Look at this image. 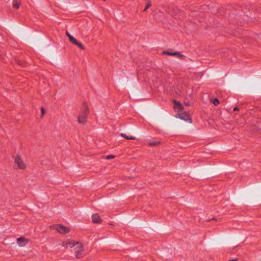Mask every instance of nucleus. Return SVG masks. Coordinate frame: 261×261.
Wrapping results in <instances>:
<instances>
[{
	"label": "nucleus",
	"mask_w": 261,
	"mask_h": 261,
	"mask_svg": "<svg viewBox=\"0 0 261 261\" xmlns=\"http://www.w3.org/2000/svg\"><path fill=\"white\" fill-rule=\"evenodd\" d=\"M66 35L68 37V39L71 44L76 45L82 50L85 49V47L82 43L77 41L76 39L69 32H66Z\"/></svg>",
	"instance_id": "nucleus-6"
},
{
	"label": "nucleus",
	"mask_w": 261,
	"mask_h": 261,
	"mask_svg": "<svg viewBox=\"0 0 261 261\" xmlns=\"http://www.w3.org/2000/svg\"><path fill=\"white\" fill-rule=\"evenodd\" d=\"M85 249L84 244L82 242H80L75 246L74 252V256L75 258L80 259L84 256Z\"/></svg>",
	"instance_id": "nucleus-4"
},
{
	"label": "nucleus",
	"mask_w": 261,
	"mask_h": 261,
	"mask_svg": "<svg viewBox=\"0 0 261 261\" xmlns=\"http://www.w3.org/2000/svg\"><path fill=\"white\" fill-rule=\"evenodd\" d=\"M163 55L168 56H177L179 57L182 56V55H180V54L179 52L170 53L168 51H163Z\"/></svg>",
	"instance_id": "nucleus-11"
},
{
	"label": "nucleus",
	"mask_w": 261,
	"mask_h": 261,
	"mask_svg": "<svg viewBox=\"0 0 261 261\" xmlns=\"http://www.w3.org/2000/svg\"><path fill=\"white\" fill-rule=\"evenodd\" d=\"M213 103L215 105V106H217L219 103V101L218 100V99H214L213 100Z\"/></svg>",
	"instance_id": "nucleus-15"
},
{
	"label": "nucleus",
	"mask_w": 261,
	"mask_h": 261,
	"mask_svg": "<svg viewBox=\"0 0 261 261\" xmlns=\"http://www.w3.org/2000/svg\"><path fill=\"white\" fill-rule=\"evenodd\" d=\"M16 241L17 245L20 247H22L26 246L29 243V240L24 237H21L18 238Z\"/></svg>",
	"instance_id": "nucleus-8"
},
{
	"label": "nucleus",
	"mask_w": 261,
	"mask_h": 261,
	"mask_svg": "<svg viewBox=\"0 0 261 261\" xmlns=\"http://www.w3.org/2000/svg\"><path fill=\"white\" fill-rule=\"evenodd\" d=\"M184 105L186 107H189L190 106V104L189 102H184Z\"/></svg>",
	"instance_id": "nucleus-19"
},
{
	"label": "nucleus",
	"mask_w": 261,
	"mask_h": 261,
	"mask_svg": "<svg viewBox=\"0 0 261 261\" xmlns=\"http://www.w3.org/2000/svg\"><path fill=\"white\" fill-rule=\"evenodd\" d=\"M115 158V156L113 155H108L107 156L106 158L108 160H111V159H113Z\"/></svg>",
	"instance_id": "nucleus-17"
},
{
	"label": "nucleus",
	"mask_w": 261,
	"mask_h": 261,
	"mask_svg": "<svg viewBox=\"0 0 261 261\" xmlns=\"http://www.w3.org/2000/svg\"><path fill=\"white\" fill-rule=\"evenodd\" d=\"M80 242V241L67 239L62 242L61 246L65 249L72 248L75 247Z\"/></svg>",
	"instance_id": "nucleus-5"
},
{
	"label": "nucleus",
	"mask_w": 261,
	"mask_h": 261,
	"mask_svg": "<svg viewBox=\"0 0 261 261\" xmlns=\"http://www.w3.org/2000/svg\"><path fill=\"white\" fill-rule=\"evenodd\" d=\"M92 222L95 224H101L103 220L99 214L98 213H94L91 215Z\"/></svg>",
	"instance_id": "nucleus-9"
},
{
	"label": "nucleus",
	"mask_w": 261,
	"mask_h": 261,
	"mask_svg": "<svg viewBox=\"0 0 261 261\" xmlns=\"http://www.w3.org/2000/svg\"><path fill=\"white\" fill-rule=\"evenodd\" d=\"M238 110H239L238 108H237L236 107L234 109V111H238Z\"/></svg>",
	"instance_id": "nucleus-20"
},
{
	"label": "nucleus",
	"mask_w": 261,
	"mask_h": 261,
	"mask_svg": "<svg viewBox=\"0 0 261 261\" xmlns=\"http://www.w3.org/2000/svg\"><path fill=\"white\" fill-rule=\"evenodd\" d=\"M21 5V2L19 0H13V7L15 9H18Z\"/></svg>",
	"instance_id": "nucleus-12"
},
{
	"label": "nucleus",
	"mask_w": 261,
	"mask_h": 261,
	"mask_svg": "<svg viewBox=\"0 0 261 261\" xmlns=\"http://www.w3.org/2000/svg\"><path fill=\"white\" fill-rule=\"evenodd\" d=\"M159 144H160V142H159L150 143V145H151V146H157V145H159Z\"/></svg>",
	"instance_id": "nucleus-18"
},
{
	"label": "nucleus",
	"mask_w": 261,
	"mask_h": 261,
	"mask_svg": "<svg viewBox=\"0 0 261 261\" xmlns=\"http://www.w3.org/2000/svg\"><path fill=\"white\" fill-rule=\"evenodd\" d=\"M121 136L127 140H134L135 139V138L134 137H132V136H126V135L125 134H121Z\"/></svg>",
	"instance_id": "nucleus-14"
},
{
	"label": "nucleus",
	"mask_w": 261,
	"mask_h": 261,
	"mask_svg": "<svg viewBox=\"0 0 261 261\" xmlns=\"http://www.w3.org/2000/svg\"><path fill=\"white\" fill-rule=\"evenodd\" d=\"M89 113L90 107L88 103L86 101H83L82 103L81 111L76 117L77 122L81 125H86Z\"/></svg>",
	"instance_id": "nucleus-1"
},
{
	"label": "nucleus",
	"mask_w": 261,
	"mask_h": 261,
	"mask_svg": "<svg viewBox=\"0 0 261 261\" xmlns=\"http://www.w3.org/2000/svg\"><path fill=\"white\" fill-rule=\"evenodd\" d=\"M176 117L179 119L180 124L187 127L192 123V116L189 112L184 111L178 114Z\"/></svg>",
	"instance_id": "nucleus-2"
},
{
	"label": "nucleus",
	"mask_w": 261,
	"mask_h": 261,
	"mask_svg": "<svg viewBox=\"0 0 261 261\" xmlns=\"http://www.w3.org/2000/svg\"><path fill=\"white\" fill-rule=\"evenodd\" d=\"M151 2L150 0H148L145 5L144 9L143 10V12H146L147 9H149L151 6Z\"/></svg>",
	"instance_id": "nucleus-13"
},
{
	"label": "nucleus",
	"mask_w": 261,
	"mask_h": 261,
	"mask_svg": "<svg viewBox=\"0 0 261 261\" xmlns=\"http://www.w3.org/2000/svg\"><path fill=\"white\" fill-rule=\"evenodd\" d=\"M14 165L16 169L25 170L27 168L26 163L21 154H16L13 158Z\"/></svg>",
	"instance_id": "nucleus-3"
},
{
	"label": "nucleus",
	"mask_w": 261,
	"mask_h": 261,
	"mask_svg": "<svg viewBox=\"0 0 261 261\" xmlns=\"http://www.w3.org/2000/svg\"><path fill=\"white\" fill-rule=\"evenodd\" d=\"M173 108L176 111L178 112L184 109L183 105L180 102L174 100L173 101Z\"/></svg>",
	"instance_id": "nucleus-10"
},
{
	"label": "nucleus",
	"mask_w": 261,
	"mask_h": 261,
	"mask_svg": "<svg viewBox=\"0 0 261 261\" xmlns=\"http://www.w3.org/2000/svg\"><path fill=\"white\" fill-rule=\"evenodd\" d=\"M54 228L61 234H67L70 231V229L68 227L62 224L55 225Z\"/></svg>",
	"instance_id": "nucleus-7"
},
{
	"label": "nucleus",
	"mask_w": 261,
	"mask_h": 261,
	"mask_svg": "<svg viewBox=\"0 0 261 261\" xmlns=\"http://www.w3.org/2000/svg\"><path fill=\"white\" fill-rule=\"evenodd\" d=\"M45 113V109L43 108H42L41 109V117H43Z\"/></svg>",
	"instance_id": "nucleus-16"
}]
</instances>
